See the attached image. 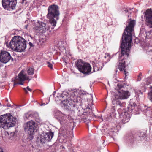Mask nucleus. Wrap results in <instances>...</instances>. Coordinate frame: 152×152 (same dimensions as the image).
<instances>
[{
	"label": "nucleus",
	"mask_w": 152,
	"mask_h": 152,
	"mask_svg": "<svg viewBox=\"0 0 152 152\" xmlns=\"http://www.w3.org/2000/svg\"><path fill=\"white\" fill-rule=\"evenodd\" d=\"M135 24V21L131 20L128 25L126 27L122 35V41L120 46L121 53L119 55L118 68L120 71H124L126 79V76L128 75V72L126 71L128 65L126 64V59L124 58H127L128 56L131 48L132 34Z\"/></svg>",
	"instance_id": "f257e3e1"
},
{
	"label": "nucleus",
	"mask_w": 152,
	"mask_h": 152,
	"mask_svg": "<svg viewBox=\"0 0 152 152\" xmlns=\"http://www.w3.org/2000/svg\"><path fill=\"white\" fill-rule=\"evenodd\" d=\"M55 118L60 122L62 125L59 130V132L65 138H70V132L67 130L64 129V126L71 119V117L69 115L64 114L59 110H57L55 114Z\"/></svg>",
	"instance_id": "f03ea898"
},
{
	"label": "nucleus",
	"mask_w": 152,
	"mask_h": 152,
	"mask_svg": "<svg viewBox=\"0 0 152 152\" xmlns=\"http://www.w3.org/2000/svg\"><path fill=\"white\" fill-rule=\"evenodd\" d=\"M77 94L78 92L76 90L69 91V92L63 91L60 94V97L63 99H61L62 103L64 106H69L75 105L80 100V97L78 96Z\"/></svg>",
	"instance_id": "7ed1b4c3"
},
{
	"label": "nucleus",
	"mask_w": 152,
	"mask_h": 152,
	"mask_svg": "<svg viewBox=\"0 0 152 152\" xmlns=\"http://www.w3.org/2000/svg\"><path fill=\"white\" fill-rule=\"evenodd\" d=\"M124 83H119L117 84L116 89L117 91L114 95L112 100L113 104L114 105H119L121 107L122 104L120 100L126 99L130 95L129 91L124 90Z\"/></svg>",
	"instance_id": "20e7f679"
},
{
	"label": "nucleus",
	"mask_w": 152,
	"mask_h": 152,
	"mask_svg": "<svg viewBox=\"0 0 152 152\" xmlns=\"http://www.w3.org/2000/svg\"><path fill=\"white\" fill-rule=\"evenodd\" d=\"M26 41L21 37L14 36L10 42V47L15 51H23L26 48Z\"/></svg>",
	"instance_id": "39448f33"
},
{
	"label": "nucleus",
	"mask_w": 152,
	"mask_h": 152,
	"mask_svg": "<svg viewBox=\"0 0 152 152\" xmlns=\"http://www.w3.org/2000/svg\"><path fill=\"white\" fill-rule=\"evenodd\" d=\"M48 10L47 18L49 19L51 24L53 27H55L56 26V21L59 19V13L58 7L56 5H51L49 6Z\"/></svg>",
	"instance_id": "423d86ee"
},
{
	"label": "nucleus",
	"mask_w": 152,
	"mask_h": 152,
	"mask_svg": "<svg viewBox=\"0 0 152 152\" xmlns=\"http://www.w3.org/2000/svg\"><path fill=\"white\" fill-rule=\"evenodd\" d=\"M16 122V118L10 113H7L0 116V127L7 129L14 126Z\"/></svg>",
	"instance_id": "0eeeda50"
},
{
	"label": "nucleus",
	"mask_w": 152,
	"mask_h": 152,
	"mask_svg": "<svg viewBox=\"0 0 152 152\" xmlns=\"http://www.w3.org/2000/svg\"><path fill=\"white\" fill-rule=\"evenodd\" d=\"M136 104L134 103L133 105L130 104L129 105L127 109L128 111L124 110L123 108L122 109L119 108L118 110V112L120 115V118L122 119V121L123 123H125L127 122L130 119V115L129 114L134 109Z\"/></svg>",
	"instance_id": "6e6552de"
},
{
	"label": "nucleus",
	"mask_w": 152,
	"mask_h": 152,
	"mask_svg": "<svg viewBox=\"0 0 152 152\" xmlns=\"http://www.w3.org/2000/svg\"><path fill=\"white\" fill-rule=\"evenodd\" d=\"M75 65L79 71L84 74L88 75L92 72L90 64L84 62L82 60H77L75 63Z\"/></svg>",
	"instance_id": "1a4fd4ad"
},
{
	"label": "nucleus",
	"mask_w": 152,
	"mask_h": 152,
	"mask_svg": "<svg viewBox=\"0 0 152 152\" xmlns=\"http://www.w3.org/2000/svg\"><path fill=\"white\" fill-rule=\"evenodd\" d=\"M31 79L29 76L25 73L23 70H22L14 80L12 79V82H14L13 86H15L17 84L23 85V82L26 80L30 81Z\"/></svg>",
	"instance_id": "9d476101"
},
{
	"label": "nucleus",
	"mask_w": 152,
	"mask_h": 152,
	"mask_svg": "<svg viewBox=\"0 0 152 152\" xmlns=\"http://www.w3.org/2000/svg\"><path fill=\"white\" fill-rule=\"evenodd\" d=\"M37 126V124L33 121H31L27 122L25 126V129L27 131L29 135V139L30 140L33 138V135L34 134L35 128Z\"/></svg>",
	"instance_id": "9b49d317"
},
{
	"label": "nucleus",
	"mask_w": 152,
	"mask_h": 152,
	"mask_svg": "<svg viewBox=\"0 0 152 152\" xmlns=\"http://www.w3.org/2000/svg\"><path fill=\"white\" fill-rule=\"evenodd\" d=\"M17 4L16 0H2V5L6 10L14 9Z\"/></svg>",
	"instance_id": "f8f14e48"
},
{
	"label": "nucleus",
	"mask_w": 152,
	"mask_h": 152,
	"mask_svg": "<svg viewBox=\"0 0 152 152\" xmlns=\"http://www.w3.org/2000/svg\"><path fill=\"white\" fill-rule=\"evenodd\" d=\"M53 136V134L52 132L43 133L40 136V141L42 144H43L47 141H50Z\"/></svg>",
	"instance_id": "ddd939ff"
},
{
	"label": "nucleus",
	"mask_w": 152,
	"mask_h": 152,
	"mask_svg": "<svg viewBox=\"0 0 152 152\" xmlns=\"http://www.w3.org/2000/svg\"><path fill=\"white\" fill-rule=\"evenodd\" d=\"M11 58L8 52L5 51H2L0 55V61L3 63H6L10 60Z\"/></svg>",
	"instance_id": "4468645a"
},
{
	"label": "nucleus",
	"mask_w": 152,
	"mask_h": 152,
	"mask_svg": "<svg viewBox=\"0 0 152 152\" xmlns=\"http://www.w3.org/2000/svg\"><path fill=\"white\" fill-rule=\"evenodd\" d=\"M35 31L37 33H45L46 30H48V28H47L45 23L42 22L39 24L35 28Z\"/></svg>",
	"instance_id": "2eb2a0df"
},
{
	"label": "nucleus",
	"mask_w": 152,
	"mask_h": 152,
	"mask_svg": "<svg viewBox=\"0 0 152 152\" xmlns=\"http://www.w3.org/2000/svg\"><path fill=\"white\" fill-rule=\"evenodd\" d=\"M146 21L149 24V28H152V11L151 9H148L145 12Z\"/></svg>",
	"instance_id": "dca6fc26"
},
{
	"label": "nucleus",
	"mask_w": 152,
	"mask_h": 152,
	"mask_svg": "<svg viewBox=\"0 0 152 152\" xmlns=\"http://www.w3.org/2000/svg\"><path fill=\"white\" fill-rule=\"evenodd\" d=\"M104 66L103 63L102 62H99L96 63L93 66V71L95 72L102 69Z\"/></svg>",
	"instance_id": "f3484780"
},
{
	"label": "nucleus",
	"mask_w": 152,
	"mask_h": 152,
	"mask_svg": "<svg viewBox=\"0 0 152 152\" xmlns=\"http://www.w3.org/2000/svg\"><path fill=\"white\" fill-rule=\"evenodd\" d=\"M152 47L151 46H149L147 45H144L143 46V49L146 53L149 55H152Z\"/></svg>",
	"instance_id": "a211bd4d"
},
{
	"label": "nucleus",
	"mask_w": 152,
	"mask_h": 152,
	"mask_svg": "<svg viewBox=\"0 0 152 152\" xmlns=\"http://www.w3.org/2000/svg\"><path fill=\"white\" fill-rule=\"evenodd\" d=\"M66 43L64 42V41H60L58 42L57 44V47L59 48V49H61L62 50L65 51V45Z\"/></svg>",
	"instance_id": "6ab92c4d"
},
{
	"label": "nucleus",
	"mask_w": 152,
	"mask_h": 152,
	"mask_svg": "<svg viewBox=\"0 0 152 152\" xmlns=\"http://www.w3.org/2000/svg\"><path fill=\"white\" fill-rule=\"evenodd\" d=\"M33 115L31 113H28L25 114L24 116V119L25 120L31 119Z\"/></svg>",
	"instance_id": "aec40b11"
},
{
	"label": "nucleus",
	"mask_w": 152,
	"mask_h": 152,
	"mask_svg": "<svg viewBox=\"0 0 152 152\" xmlns=\"http://www.w3.org/2000/svg\"><path fill=\"white\" fill-rule=\"evenodd\" d=\"M144 83L145 85H148L152 83V79L151 77H148L146 78Z\"/></svg>",
	"instance_id": "412c9836"
},
{
	"label": "nucleus",
	"mask_w": 152,
	"mask_h": 152,
	"mask_svg": "<svg viewBox=\"0 0 152 152\" xmlns=\"http://www.w3.org/2000/svg\"><path fill=\"white\" fill-rule=\"evenodd\" d=\"M150 91L148 92V98L149 100L152 101V87H150Z\"/></svg>",
	"instance_id": "4be33fe9"
},
{
	"label": "nucleus",
	"mask_w": 152,
	"mask_h": 152,
	"mask_svg": "<svg viewBox=\"0 0 152 152\" xmlns=\"http://www.w3.org/2000/svg\"><path fill=\"white\" fill-rule=\"evenodd\" d=\"M47 39L46 37L44 38H41L39 39V44L41 45H43L46 42Z\"/></svg>",
	"instance_id": "5701e85b"
},
{
	"label": "nucleus",
	"mask_w": 152,
	"mask_h": 152,
	"mask_svg": "<svg viewBox=\"0 0 152 152\" xmlns=\"http://www.w3.org/2000/svg\"><path fill=\"white\" fill-rule=\"evenodd\" d=\"M28 74V75H32L34 74V70L32 67L28 68L27 70Z\"/></svg>",
	"instance_id": "b1692460"
},
{
	"label": "nucleus",
	"mask_w": 152,
	"mask_h": 152,
	"mask_svg": "<svg viewBox=\"0 0 152 152\" xmlns=\"http://www.w3.org/2000/svg\"><path fill=\"white\" fill-rule=\"evenodd\" d=\"M131 10V9H130L129 8H126L124 9V12L126 14L128 13L127 14H129L131 13V12L130 11Z\"/></svg>",
	"instance_id": "393cba45"
},
{
	"label": "nucleus",
	"mask_w": 152,
	"mask_h": 152,
	"mask_svg": "<svg viewBox=\"0 0 152 152\" xmlns=\"http://www.w3.org/2000/svg\"><path fill=\"white\" fill-rule=\"evenodd\" d=\"M116 129H115V128H113L110 129V134L111 135H113V134L112 133L113 132H116Z\"/></svg>",
	"instance_id": "a878e982"
},
{
	"label": "nucleus",
	"mask_w": 152,
	"mask_h": 152,
	"mask_svg": "<svg viewBox=\"0 0 152 152\" xmlns=\"http://www.w3.org/2000/svg\"><path fill=\"white\" fill-rule=\"evenodd\" d=\"M48 66L51 69H53V64L52 63H50L49 62H47Z\"/></svg>",
	"instance_id": "bb28decb"
},
{
	"label": "nucleus",
	"mask_w": 152,
	"mask_h": 152,
	"mask_svg": "<svg viewBox=\"0 0 152 152\" xmlns=\"http://www.w3.org/2000/svg\"><path fill=\"white\" fill-rule=\"evenodd\" d=\"M135 93L138 96L142 94V92L140 90L137 91H135Z\"/></svg>",
	"instance_id": "cd10ccee"
},
{
	"label": "nucleus",
	"mask_w": 152,
	"mask_h": 152,
	"mask_svg": "<svg viewBox=\"0 0 152 152\" xmlns=\"http://www.w3.org/2000/svg\"><path fill=\"white\" fill-rule=\"evenodd\" d=\"M67 143V142H65L64 144V145L65 146H67L68 149L70 148V147H71V144L68 142Z\"/></svg>",
	"instance_id": "c85d7f7f"
},
{
	"label": "nucleus",
	"mask_w": 152,
	"mask_h": 152,
	"mask_svg": "<svg viewBox=\"0 0 152 152\" xmlns=\"http://www.w3.org/2000/svg\"><path fill=\"white\" fill-rule=\"evenodd\" d=\"M23 89L26 91V93H27V90L30 91H31V89L28 86H27L26 88H23Z\"/></svg>",
	"instance_id": "c756f323"
},
{
	"label": "nucleus",
	"mask_w": 152,
	"mask_h": 152,
	"mask_svg": "<svg viewBox=\"0 0 152 152\" xmlns=\"http://www.w3.org/2000/svg\"><path fill=\"white\" fill-rule=\"evenodd\" d=\"M146 33V34L147 36L148 35L149 36V34H151L152 32V30H150L149 31H146L145 32Z\"/></svg>",
	"instance_id": "7c9ffc66"
},
{
	"label": "nucleus",
	"mask_w": 152,
	"mask_h": 152,
	"mask_svg": "<svg viewBox=\"0 0 152 152\" xmlns=\"http://www.w3.org/2000/svg\"><path fill=\"white\" fill-rule=\"evenodd\" d=\"M105 55L107 57L108 59L110 60V54L108 53H105Z\"/></svg>",
	"instance_id": "2f4dec72"
},
{
	"label": "nucleus",
	"mask_w": 152,
	"mask_h": 152,
	"mask_svg": "<svg viewBox=\"0 0 152 152\" xmlns=\"http://www.w3.org/2000/svg\"><path fill=\"white\" fill-rule=\"evenodd\" d=\"M49 99L48 100V102H46V103H42L41 104H40V105L41 106L45 105L48 104V103H49Z\"/></svg>",
	"instance_id": "473e14b6"
},
{
	"label": "nucleus",
	"mask_w": 152,
	"mask_h": 152,
	"mask_svg": "<svg viewBox=\"0 0 152 152\" xmlns=\"http://www.w3.org/2000/svg\"><path fill=\"white\" fill-rule=\"evenodd\" d=\"M29 44L31 47H33L34 46L33 44L31 42H29Z\"/></svg>",
	"instance_id": "72a5a7b5"
},
{
	"label": "nucleus",
	"mask_w": 152,
	"mask_h": 152,
	"mask_svg": "<svg viewBox=\"0 0 152 152\" xmlns=\"http://www.w3.org/2000/svg\"><path fill=\"white\" fill-rule=\"evenodd\" d=\"M99 121L100 122H102L103 121V119L102 117H99Z\"/></svg>",
	"instance_id": "f704fd0d"
},
{
	"label": "nucleus",
	"mask_w": 152,
	"mask_h": 152,
	"mask_svg": "<svg viewBox=\"0 0 152 152\" xmlns=\"http://www.w3.org/2000/svg\"><path fill=\"white\" fill-rule=\"evenodd\" d=\"M5 75L4 76H3L4 77H6V75H7V72H5Z\"/></svg>",
	"instance_id": "c9c22d12"
},
{
	"label": "nucleus",
	"mask_w": 152,
	"mask_h": 152,
	"mask_svg": "<svg viewBox=\"0 0 152 152\" xmlns=\"http://www.w3.org/2000/svg\"><path fill=\"white\" fill-rule=\"evenodd\" d=\"M0 152H3L2 149L0 148Z\"/></svg>",
	"instance_id": "e433bc0d"
},
{
	"label": "nucleus",
	"mask_w": 152,
	"mask_h": 152,
	"mask_svg": "<svg viewBox=\"0 0 152 152\" xmlns=\"http://www.w3.org/2000/svg\"><path fill=\"white\" fill-rule=\"evenodd\" d=\"M28 26V25H26V26H25V27L27 29Z\"/></svg>",
	"instance_id": "4c0bfd02"
},
{
	"label": "nucleus",
	"mask_w": 152,
	"mask_h": 152,
	"mask_svg": "<svg viewBox=\"0 0 152 152\" xmlns=\"http://www.w3.org/2000/svg\"><path fill=\"white\" fill-rule=\"evenodd\" d=\"M144 136V134L143 133V134H142V135L141 136V137H143Z\"/></svg>",
	"instance_id": "58836bf2"
},
{
	"label": "nucleus",
	"mask_w": 152,
	"mask_h": 152,
	"mask_svg": "<svg viewBox=\"0 0 152 152\" xmlns=\"http://www.w3.org/2000/svg\"><path fill=\"white\" fill-rule=\"evenodd\" d=\"M55 93H56V91H54V92H53V95H54L55 94Z\"/></svg>",
	"instance_id": "ea45409f"
},
{
	"label": "nucleus",
	"mask_w": 152,
	"mask_h": 152,
	"mask_svg": "<svg viewBox=\"0 0 152 152\" xmlns=\"http://www.w3.org/2000/svg\"><path fill=\"white\" fill-rule=\"evenodd\" d=\"M104 58H107V56L105 55V56H104Z\"/></svg>",
	"instance_id": "a19ab883"
},
{
	"label": "nucleus",
	"mask_w": 152,
	"mask_h": 152,
	"mask_svg": "<svg viewBox=\"0 0 152 152\" xmlns=\"http://www.w3.org/2000/svg\"><path fill=\"white\" fill-rule=\"evenodd\" d=\"M114 55H115H115H114V54L113 55H112V57H113Z\"/></svg>",
	"instance_id": "79ce46f5"
},
{
	"label": "nucleus",
	"mask_w": 152,
	"mask_h": 152,
	"mask_svg": "<svg viewBox=\"0 0 152 152\" xmlns=\"http://www.w3.org/2000/svg\"><path fill=\"white\" fill-rule=\"evenodd\" d=\"M7 106H8V107H9L10 106V105H7Z\"/></svg>",
	"instance_id": "37998d69"
},
{
	"label": "nucleus",
	"mask_w": 152,
	"mask_h": 152,
	"mask_svg": "<svg viewBox=\"0 0 152 152\" xmlns=\"http://www.w3.org/2000/svg\"><path fill=\"white\" fill-rule=\"evenodd\" d=\"M73 129V128H72V129Z\"/></svg>",
	"instance_id": "c03bdc74"
},
{
	"label": "nucleus",
	"mask_w": 152,
	"mask_h": 152,
	"mask_svg": "<svg viewBox=\"0 0 152 152\" xmlns=\"http://www.w3.org/2000/svg\"><path fill=\"white\" fill-rule=\"evenodd\" d=\"M128 17H129V15H128Z\"/></svg>",
	"instance_id": "a18cd8bd"
},
{
	"label": "nucleus",
	"mask_w": 152,
	"mask_h": 152,
	"mask_svg": "<svg viewBox=\"0 0 152 152\" xmlns=\"http://www.w3.org/2000/svg\"><path fill=\"white\" fill-rule=\"evenodd\" d=\"M114 110L115 111V109H114Z\"/></svg>",
	"instance_id": "49530a36"
}]
</instances>
